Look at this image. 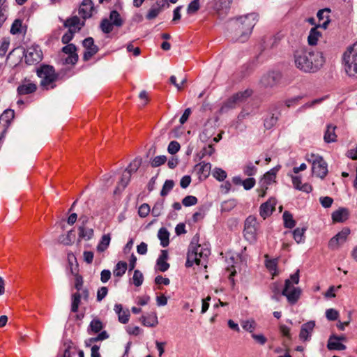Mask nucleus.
Returning a JSON list of instances; mask_svg holds the SVG:
<instances>
[{"label": "nucleus", "mask_w": 357, "mask_h": 357, "mask_svg": "<svg viewBox=\"0 0 357 357\" xmlns=\"http://www.w3.org/2000/svg\"><path fill=\"white\" fill-rule=\"evenodd\" d=\"M295 66L306 73H314L323 66L325 59L322 52L307 47H300L294 51Z\"/></svg>", "instance_id": "nucleus-1"}, {"label": "nucleus", "mask_w": 357, "mask_h": 357, "mask_svg": "<svg viewBox=\"0 0 357 357\" xmlns=\"http://www.w3.org/2000/svg\"><path fill=\"white\" fill-rule=\"evenodd\" d=\"M257 20L258 15L256 13L240 16L232 20L229 25L232 40L239 43L247 41Z\"/></svg>", "instance_id": "nucleus-2"}, {"label": "nucleus", "mask_w": 357, "mask_h": 357, "mask_svg": "<svg viewBox=\"0 0 357 357\" xmlns=\"http://www.w3.org/2000/svg\"><path fill=\"white\" fill-rule=\"evenodd\" d=\"M198 242L199 238L195 236L192 238V240L188 247L187 259L185 261V266L188 268L192 267L195 263L199 265L200 258L207 257L210 253V250L208 249H205L204 251H201L198 253L197 250L200 248V245Z\"/></svg>", "instance_id": "nucleus-3"}, {"label": "nucleus", "mask_w": 357, "mask_h": 357, "mask_svg": "<svg viewBox=\"0 0 357 357\" xmlns=\"http://www.w3.org/2000/svg\"><path fill=\"white\" fill-rule=\"evenodd\" d=\"M306 160L312 164V173L317 177L324 178L328 174V165L323 157L311 153L306 155Z\"/></svg>", "instance_id": "nucleus-4"}, {"label": "nucleus", "mask_w": 357, "mask_h": 357, "mask_svg": "<svg viewBox=\"0 0 357 357\" xmlns=\"http://www.w3.org/2000/svg\"><path fill=\"white\" fill-rule=\"evenodd\" d=\"M343 59L347 75L357 77V43L344 53Z\"/></svg>", "instance_id": "nucleus-5"}, {"label": "nucleus", "mask_w": 357, "mask_h": 357, "mask_svg": "<svg viewBox=\"0 0 357 357\" xmlns=\"http://www.w3.org/2000/svg\"><path fill=\"white\" fill-rule=\"evenodd\" d=\"M37 75L41 79L40 86L48 89H53L55 85L53 83L57 79L54 68L51 66L45 65L37 70Z\"/></svg>", "instance_id": "nucleus-6"}, {"label": "nucleus", "mask_w": 357, "mask_h": 357, "mask_svg": "<svg viewBox=\"0 0 357 357\" xmlns=\"http://www.w3.org/2000/svg\"><path fill=\"white\" fill-rule=\"evenodd\" d=\"M282 75L279 71H268L264 74L260 79V84L265 89H272L282 83Z\"/></svg>", "instance_id": "nucleus-7"}, {"label": "nucleus", "mask_w": 357, "mask_h": 357, "mask_svg": "<svg viewBox=\"0 0 357 357\" xmlns=\"http://www.w3.org/2000/svg\"><path fill=\"white\" fill-rule=\"evenodd\" d=\"M259 228V224L257 218L254 215H249L245 220L244 223V236L250 241H255L257 231Z\"/></svg>", "instance_id": "nucleus-8"}, {"label": "nucleus", "mask_w": 357, "mask_h": 357, "mask_svg": "<svg viewBox=\"0 0 357 357\" xmlns=\"http://www.w3.org/2000/svg\"><path fill=\"white\" fill-rule=\"evenodd\" d=\"M251 95L252 91L248 89L244 91L236 93L225 102L224 105L222 107V110H224L225 108H234L236 106V105L243 102L247 98H248Z\"/></svg>", "instance_id": "nucleus-9"}, {"label": "nucleus", "mask_w": 357, "mask_h": 357, "mask_svg": "<svg viewBox=\"0 0 357 357\" xmlns=\"http://www.w3.org/2000/svg\"><path fill=\"white\" fill-rule=\"evenodd\" d=\"M61 22H63V26L68 29L79 32L82 28L85 25V20H81L77 15L72 16L63 20L59 17Z\"/></svg>", "instance_id": "nucleus-10"}, {"label": "nucleus", "mask_w": 357, "mask_h": 357, "mask_svg": "<svg viewBox=\"0 0 357 357\" xmlns=\"http://www.w3.org/2000/svg\"><path fill=\"white\" fill-rule=\"evenodd\" d=\"M83 47L86 49L84 52L83 59L89 61L93 55L98 52V47L94 45V40L91 37H88L82 41Z\"/></svg>", "instance_id": "nucleus-11"}, {"label": "nucleus", "mask_w": 357, "mask_h": 357, "mask_svg": "<svg viewBox=\"0 0 357 357\" xmlns=\"http://www.w3.org/2000/svg\"><path fill=\"white\" fill-rule=\"evenodd\" d=\"M68 259L70 266V272L75 276V288L77 291H80L82 289L84 281L82 276L78 273V264H76L75 268L73 267V260L77 262L76 257L73 254H69Z\"/></svg>", "instance_id": "nucleus-12"}, {"label": "nucleus", "mask_w": 357, "mask_h": 357, "mask_svg": "<svg viewBox=\"0 0 357 357\" xmlns=\"http://www.w3.org/2000/svg\"><path fill=\"white\" fill-rule=\"evenodd\" d=\"M349 234L350 229L347 227L344 228L330 240L328 247L332 250L337 249L346 241Z\"/></svg>", "instance_id": "nucleus-13"}, {"label": "nucleus", "mask_w": 357, "mask_h": 357, "mask_svg": "<svg viewBox=\"0 0 357 357\" xmlns=\"http://www.w3.org/2000/svg\"><path fill=\"white\" fill-rule=\"evenodd\" d=\"M168 6L169 3L167 2V0H158L151 6V8L149 10L146 15V18L149 20L155 19L165 7Z\"/></svg>", "instance_id": "nucleus-14"}, {"label": "nucleus", "mask_w": 357, "mask_h": 357, "mask_svg": "<svg viewBox=\"0 0 357 357\" xmlns=\"http://www.w3.org/2000/svg\"><path fill=\"white\" fill-rule=\"evenodd\" d=\"M76 51L77 47L73 43L66 44V45L62 48V52L68 54V56L65 59L66 63L75 65L77 62L78 54Z\"/></svg>", "instance_id": "nucleus-15"}, {"label": "nucleus", "mask_w": 357, "mask_h": 357, "mask_svg": "<svg viewBox=\"0 0 357 357\" xmlns=\"http://www.w3.org/2000/svg\"><path fill=\"white\" fill-rule=\"evenodd\" d=\"M42 52L34 47L29 48L24 55L25 62L28 65L39 63L42 60Z\"/></svg>", "instance_id": "nucleus-16"}, {"label": "nucleus", "mask_w": 357, "mask_h": 357, "mask_svg": "<svg viewBox=\"0 0 357 357\" xmlns=\"http://www.w3.org/2000/svg\"><path fill=\"white\" fill-rule=\"evenodd\" d=\"M93 10L94 6L92 0H82L78 9V13L84 20H86L92 16Z\"/></svg>", "instance_id": "nucleus-17"}, {"label": "nucleus", "mask_w": 357, "mask_h": 357, "mask_svg": "<svg viewBox=\"0 0 357 357\" xmlns=\"http://www.w3.org/2000/svg\"><path fill=\"white\" fill-rule=\"evenodd\" d=\"M315 327L314 321H309L301 326L299 339L303 342L310 341Z\"/></svg>", "instance_id": "nucleus-18"}, {"label": "nucleus", "mask_w": 357, "mask_h": 357, "mask_svg": "<svg viewBox=\"0 0 357 357\" xmlns=\"http://www.w3.org/2000/svg\"><path fill=\"white\" fill-rule=\"evenodd\" d=\"M291 183L296 190L305 193L307 197H309V194L312 191L313 188L312 185L307 182L303 183L300 176H291Z\"/></svg>", "instance_id": "nucleus-19"}, {"label": "nucleus", "mask_w": 357, "mask_h": 357, "mask_svg": "<svg viewBox=\"0 0 357 357\" xmlns=\"http://www.w3.org/2000/svg\"><path fill=\"white\" fill-rule=\"evenodd\" d=\"M275 199L270 198L268 201L260 206L259 214L264 220L272 214L273 211L275 210Z\"/></svg>", "instance_id": "nucleus-20"}, {"label": "nucleus", "mask_w": 357, "mask_h": 357, "mask_svg": "<svg viewBox=\"0 0 357 357\" xmlns=\"http://www.w3.org/2000/svg\"><path fill=\"white\" fill-rule=\"evenodd\" d=\"M211 169V165L209 162H200L199 164H197L195 167L194 170L197 172V174L199 175V178L200 180H204L206 179L210 174Z\"/></svg>", "instance_id": "nucleus-21"}, {"label": "nucleus", "mask_w": 357, "mask_h": 357, "mask_svg": "<svg viewBox=\"0 0 357 357\" xmlns=\"http://www.w3.org/2000/svg\"><path fill=\"white\" fill-rule=\"evenodd\" d=\"M339 337L337 335H331L328 340L327 348L328 350H344L346 346L338 341Z\"/></svg>", "instance_id": "nucleus-22"}, {"label": "nucleus", "mask_w": 357, "mask_h": 357, "mask_svg": "<svg viewBox=\"0 0 357 357\" xmlns=\"http://www.w3.org/2000/svg\"><path fill=\"white\" fill-rule=\"evenodd\" d=\"M37 89V86L33 83L23 84L18 86L17 91L19 95H29L34 93Z\"/></svg>", "instance_id": "nucleus-23"}, {"label": "nucleus", "mask_w": 357, "mask_h": 357, "mask_svg": "<svg viewBox=\"0 0 357 357\" xmlns=\"http://www.w3.org/2000/svg\"><path fill=\"white\" fill-rule=\"evenodd\" d=\"M14 116V110L10 109H6L0 116V123L3 124L4 128H8Z\"/></svg>", "instance_id": "nucleus-24"}, {"label": "nucleus", "mask_w": 357, "mask_h": 357, "mask_svg": "<svg viewBox=\"0 0 357 357\" xmlns=\"http://www.w3.org/2000/svg\"><path fill=\"white\" fill-rule=\"evenodd\" d=\"M348 211L346 208H342L332 213V219L333 222H342L348 218Z\"/></svg>", "instance_id": "nucleus-25"}, {"label": "nucleus", "mask_w": 357, "mask_h": 357, "mask_svg": "<svg viewBox=\"0 0 357 357\" xmlns=\"http://www.w3.org/2000/svg\"><path fill=\"white\" fill-rule=\"evenodd\" d=\"M79 231V241L82 239H84L86 241H89L91 239L93 236V229L91 228H86L84 227V225H80L78 227Z\"/></svg>", "instance_id": "nucleus-26"}, {"label": "nucleus", "mask_w": 357, "mask_h": 357, "mask_svg": "<svg viewBox=\"0 0 357 357\" xmlns=\"http://www.w3.org/2000/svg\"><path fill=\"white\" fill-rule=\"evenodd\" d=\"M142 324L146 327H155L158 325V321L155 313L148 317L142 316L140 318Z\"/></svg>", "instance_id": "nucleus-27"}, {"label": "nucleus", "mask_w": 357, "mask_h": 357, "mask_svg": "<svg viewBox=\"0 0 357 357\" xmlns=\"http://www.w3.org/2000/svg\"><path fill=\"white\" fill-rule=\"evenodd\" d=\"M321 36V33L318 31L317 26L312 28L307 37L308 44L311 46L316 45Z\"/></svg>", "instance_id": "nucleus-28"}, {"label": "nucleus", "mask_w": 357, "mask_h": 357, "mask_svg": "<svg viewBox=\"0 0 357 357\" xmlns=\"http://www.w3.org/2000/svg\"><path fill=\"white\" fill-rule=\"evenodd\" d=\"M158 237L160 241V245L163 248L168 246L169 243V233L166 228L162 227L159 229Z\"/></svg>", "instance_id": "nucleus-29"}, {"label": "nucleus", "mask_w": 357, "mask_h": 357, "mask_svg": "<svg viewBox=\"0 0 357 357\" xmlns=\"http://www.w3.org/2000/svg\"><path fill=\"white\" fill-rule=\"evenodd\" d=\"M132 174L125 169L123 173L122 174L120 181L119 182L118 186L116 187V191L117 190H123L126 188L128 184L130 182Z\"/></svg>", "instance_id": "nucleus-30"}, {"label": "nucleus", "mask_w": 357, "mask_h": 357, "mask_svg": "<svg viewBox=\"0 0 357 357\" xmlns=\"http://www.w3.org/2000/svg\"><path fill=\"white\" fill-rule=\"evenodd\" d=\"M275 178V170L273 169L264 175L263 178L259 181V184L262 188H264V185L268 187V185L274 181Z\"/></svg>", "instance_id": "nucleus-31"}, {"label": "nucleus", "mask_w": 357, "mask_h": 357, "mask_svg": "<svg viewBox=\"0 0 357 357\" xmlns=\"http://www.w3.org/2000/svg\"><path fill=\"white\" fill-rule=\"evenodd\" d=\"M335 126L331 125L327 126V129L324 137V141L326 143L334 142L336 141L337 135L335 132Z\"/></svg>", "instance_id": "nucleus-32"}, {"label": "nucleus", "mask_w": 357, "mask_h": 357, "mask_svg": "<svg viewBox=\"0 0 357 357\" xmlns=\"http://www.w3.org/2000/svg\"><path fill=\"white\" fill-rule=\"evenodd\" d=\"M75 238L74 230L71 229L68 231L66 235H61L59 238V241L65 245H70L73 243Z\"/></svg>", "instance_id": "nucleus-33"}, {"label": "nucleus", "mask_w": 357, "mask_h": 357, "mask_svg": "<svg viewBox=\"0 0 357 357\" xmlns=\"http://www.w3.org/2000/svg\"><path fill=\"white\" fill-rule=\"evenodd\" d=\"M115 26L121 27L123 24V20L119 13L116 10H112L109 13V20Z\"/></svg>", "instance_id": "nucleus-34"}, {"label": "nucleus", "mask_w": 357, "mask_h": 357, "mask_svg": "<svg viewBox=\"0 0 357 357\" xmlns=\"http://www.w3.org/2000/svg\"><path fill=\"white\" fill-rule=\"evenodd\" d=\"M128 268V264L126 261H119L113 271L114 275L116 277H122Z\"/></svg>", "instance_id": "nucleus-35"}, {"label": "nucleus", "mask_w": 357, "mask_h": 357, "mask_svg": "<svg viewBox=\"0 0 357 357\" xmlns=\"http://www.w3.org/2000/svg\"><path fill=\"white\" fill-rule=\"evenodd\" d=\"M110 241H111L110 234H104L102 236V238L97 246V250L99 252H104L105 250H106L109 245Z\"/></svg>", "instance_id": "nucleus-36"}, {"label": "nucleus", "mask_w": 357, "mask_h": 357, "mask_svg": "<svg viewBox=\"0 0 357 357\" xmlns=\"http://www.w3.org/2000/svg\"><path fill=\"white\" fill-rule=\"evenodd\" d=\"M306 227L297 228L293 231V237L297 243H303L305 239V232L306 231Z\"/></svg>", "instance_id": "nucleus-37"}, {"label": "nucleus", "mask_w": 357, "mask_h": 357, "mask_svg": "<svg viewBox=\"0 0 357 357\" xmlns=\"http://www.w3.org/2000/svg\"><path fill=\"white\" fill-rule=\"evenodd\" d=\"M237 205V200L236 199H229L224 201L221 204L222 212H229Z\"/></svg>", "instance_id": "nucleus-38"}, {"label": "nucleus", "mask_w": 357, "mask_h": 357, "mask_svg": "<svg viewBox=\"0 0 357 357\" xmlns=\"http://www.w3.org/2000/svg\"><path fill=\"white\" fill-rule=\"evenodd\" d=\"M278 116L274 114H268L264 119V127L266 129H271L277 123Z\"/></svg>", "instance_id": "nucleus-39"}, {"label": "nucleus", "mask_w": 357, "mask_h": 357, "mask_svg": "<svg viewBox=\"0 0 357 357\" xmlns=\"http://www.w3.org/2000/svg\"><path fill=\"white\" fill-rule=\"evenodd\" d=\"M114 24L107 18H103L100 24V28L104 33H109L112 31Z\"/></svg>", "instance_id": "nucleus-40"}, {"label": "nucleus", "mask_w": 357, "mask_h": 357, "mask_svg": "<svg viewBox=\"0 0 357 357\" xmlns=\"http://www.w3.org/2000/svg\"><path fill=\"white\" fill-rule=\"evenodd\" d=\"M103 328L102 323L100 319H93L89 325V331H91L92 332L97 333L100 332Z\"/></svg>", "instance_id": "nucleus-41"}, {"label": "nucleus", "mask_w": 357, "mask_h": 357, "mask_svg": "<svg viewBox=\"0 0 357 357\" xmlns=\"http://www.w3.org/2000/svg\"><path fill=\"white\" fill-rule=\"evenodd\" d=\"M174 182L173 180H166L160 191V195L165 197L173 189Z\"/></svg>", "instance_id": "nucleus-42"}, {"label": "nucleus", "mask_w": 357, "mask_h": 357, "mask_svg": "<svg viewBox=\"0 0 357 357\" xmlns=\"http://www.w3.org/2000/svg\"><path fill=\"white\" fill-rule=\"evenodd\" d=\"M302 289L300 287L291 286V305L296 303L302 295Z\"/></svg>", "instance_id": "nucleus-43"}, {"label": "nucleus", "mask_w": 357, "mask_h": 357, "mask_svg": "<svg viewBox=\"0 0 357 357\" xmlns=\"http://www.w3.org/2000/svg\"><path fill=\"white\" fill-rule=\"evenodd\" d=\"M257 168L252 163L249 162L243 167V173L245 175L252 176L256 174Z\"/></svg>", "instance_id": "nucleus-44"}, {"label": "nucleus", "mask_w": 357, "mask_h": 357, "mask_svg": "<svg viewBox=\"0 0 357 357\" xmlns=\"http://www.w3.org/2000/svg\"><path fill=\"white\" fill-rule=\"evenodd\" d=\"M133 284L136 287H139L142 284L144 276L142 273L139 270H135L132 276Z\"/></svg>", "instance_id": "nucleus-45"}, {"label": "nucleus", "mask_w": 357, "mask_h": 357, "mask_svg": "<svg viewBox=\"0 0 357 357\" xmlns=\"http://www.w3.org/2000/svg\"><path fill=\"white\" fill-rule=\"evenodd\" d=\"M265 265L266 267L270 271H276L277 268V259H269L268 255H265Z\"/></svg>", "instance_id": "nucleus-46"}, {"label": "nucleus", "mask_w": 357, "mask_h": 357, "mask_svg": "<svg viewBox=\"0 0 357 357\" xmlns=\"http://www.w3.org/2000/svg\"><path fill=\"white\" fill-rule=\"evenodd\" d=\"M142 163V160L139 158H135L132 162H131L129 166L126 169V170L129 171L130 174H132L139 169Z\"/></svg>", "instance_id": "nucleus-47"}, {"label": "nucleus", "mask_w": 357, "mask_h": 357, "mask_svg": "<svg viewBox=\"0 0 357 357\" xmlns=\"http://www.w3.org/2000/svg\"><path fill=\"white\" fill-rule=\"evenodd\" d=\"M163 202H164V201L162 200L160 202H157L154 204V206L151 210L152 215H153L154 217H158L160 215L162 208H163Z\"/></svg>", "instance_id": "nucleus-48"}, {"label": "nucleus", "mask_w": 357, "mask_h": 357, "mask_svg": "<svg viewBox=\"0 0 357 357\" xmlns=\"http://www.w3.org/2000/svg\"><path fill=\"white\" fill-rule=\"evenodd\" d=\"M213 176L219 181H222L227 178V172L220 169L215 168L213 172Z\"/></svg>", "instance_id": "nucleus-49"}, {"label": "nucleus", "mask_w": 357, "mask_h": 357, "mask_svg": "<svg viewBox=\"0 0 357 357\" xmlns=\"http://www.w3.org/2000/svg\"><path fill=\"white\" fill-rule=\"evenodd\" d=\"M198 200L197 198L192 195H188L185 197L182 200V204L185 206H194L197 203Z\"/></svg>", "instance_id": "nucleus-50"}, {"label": "nucleus", "mask_w": 357, "mask_h": 357, "mask_svg": "<svg viewBox=\"0 0 357 357\" xmlns=\"http://www.w3.org/2000/svg\"><path fill=\"white\" fill-rule=\"evenodd\" d=\"M199 0H193L189 3L187 12L188 14H193L199 9Z\"/></svg>", "instance_id": "nucleus-51"}, {"label": "nucleus", "mask_w": 357, "mask_h": 357, "mask_svg": "<svg viewBox=\"0 0 357 357\" xmlns=\"http://www.w3.org/2000/svg\"><path fill=\"white\" fill-rule=\"evenodd\" d=\"M326 317L329 321H335L338 319L339 312L335 309L330 308L326 311Z\"/></svg>", "instance_id": "nucleus-52"}, {"label": "nucleus", "mask_w": 357, "mask_h": 357, "mask_svg": "<svg viewBox=\"0 0 357 357\" xmlns=\"http://www.w3.org/2000/svg\"><path fill=\"white\" fill-rule=\"evenodd\" d=\"M180 148L181 146L178 142L172 141L168 145L167 151L170 154L173 155L176 153L180 150Z\"/></svg>", "instance_id": "nucleus-53"}, {"label": "nucleus", "mask_w": 357, "mask_h": 357, "mask_svg": "<svg viewBox=\"0 0 357 357\" xmlns=\"http://www.w3.org/2000/svg\"><path fill=\"white\" fill-rule=\"evenodd\" d=\"M151 209L148 204H142L138 210V214L141 218L146 217L150 213Z\"/></svg>", "instance_id": "nucleus-54"}, {"label": "nucleus", "mask_w": 357, "mask_h": 357, "mask_svg": "<svg viewBox=\"0 0 357 357\" xmlns=\"http://www.w3.org/2000/svg\"><path fill=\"white\" fill-rule=\"evenodd\" d=\"M169 264L165 261H156L155 268L160 272H165L169 268Z\"/></svg>", "instance_id": "nucleus-55"}, {"label": "nucleus", "mask_w": 357, "mask_h": 357, "mask_svg": "<svg viewBox=\"0 0 357 357\" xmlns=\"http://www.w3.org/2000/svg\"><path fill=\"white\" fill-rule=\"evenodd\" d=\"M77 33L73 30L68 29V31L62 36L61 42L63 44H69L73 40L75 33Z\"/></svg>", "instance_id": "nucleus-56"}, {"label": "nucleus", "mask_w": 357, "mask_h": 357, "mask_svg": "<svg viewBox=\"0 0 357 357\" xmlns=\"http://www.w3.org/2000/svg\"><path fill=\"white\" fill-rule=\"evenodd\" d=\"M167 160V158L165 155H159L155 157L152 162H151V166L153 167H157L160 166L161 165H163Z\"/></svg>", "instance_id": "nucleus-57"}, {"label": "nucleus", "mask_w": 357, "mask_h": 357, "mask_svg": "<svg viewBox=\"0 0 357 357\" xmlns=\"http://www.w3.org/2000/svg\"><path fill=\"white\" fill-rule=\"evenodd\" d=\"M255 183L256 181L254 178H248L243 181L242 185L243 186L245 190H249L255 185Z\"/></svg>", "instance_id": "nucleus-58"}, {"label": "nucleus", "mask_w": 357, "mask_h": 357, "mask_svg": "<svg viewBox=\"0 0 357 357\" xmlns=\"http://www.w3.org/2000/svg\"><path fill=\"white\" fill-rule=\"evenodd\" d=\"M290 278L286 279L284 288L282 291V296H284L290 303Z\"/></svg>", "instance_id": "nucleus-59"}, {"label": "nucleus", "mask_w": 357, "mask_h": 357, "mask_svg": "<svg viewBox=\"0 0 357 357\" xmlns=\"http://www.w3.org/2000/svg\"><path fill=\"white\" fill-rule=\"evenodd\" d=\"M319 202L321 206L324 208H329L331 206L333 203V199L330 197H321L319 198Z\"/></svg>", "instance_id": "nucleus-60"}, {"label": "nucleus", "mask_w": 357, "mask_h": 357, "mask_svg": "<svg viewBox=\"0 0 357 357\" xmlns=\"http://www.w3.org/2000/svg\"><path fill=\"white\" fill-rule=\"evenodd\" d=\"M242 327L244 330L252 333L255 328V323L253 321H245L242 323Z\"/></svg>", "instance_id": "nucleus-61"}, {"label": "nucleus", "mask_w": 357, "mask_h": 357, "mask_svg": "<svg viewBox=\"0 0 357 357\" xmlns=\"http://www.w3.org/2000/svg\"><path fill=\"white\" fill-rule=\"evenodd\" d=\"M22 26V22L20 20H15L12 24L10 29V33L12 34H16L20 32V27Z\"/></svg>", "instance_id": "nucleus-62"}, {"label": "nucleus", "mask_w": 357, "mask_h": 357, "mask_svg": "<svg viewBox=\"0 0 357 357\" xmlns=\"http://www.w3.org/2000/svg\"><path fill=\"white\" fill-rule=\"evenodd\" d=\"M108 289L106 287H102L98 289L97 292V301H101L107 294Z\"/></svg>", "instance_id": "nucleus-63"}, {"label": "nucleus", "mask_w": 357, "mask_h": 357, "mask_svg": "<svg viewBox=\"0 0 357 357\" xmlns=\"http://www.w3.org/2000/svg\"><path fill=\"white\" fill-rule=\"evenodd\" d=\"M119 316V321L122 324H126L129 321L130 313L127 311H122Z\"/></svg>", "instance_id": "nucleus-64"}]
</instances>
